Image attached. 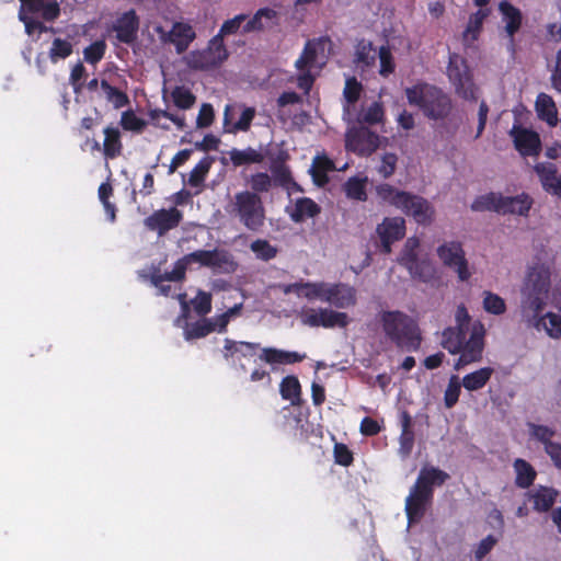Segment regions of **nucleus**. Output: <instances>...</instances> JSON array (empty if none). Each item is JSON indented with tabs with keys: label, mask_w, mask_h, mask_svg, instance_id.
<instances>
[{
	"label": "nucleus",
	"mask_w": 561,
	"mask_h": 561,
	"mask_svg": "<svg viewBox=\"0 0 561 561\" xmlns=\"http://www.w3.org/2000/svg\"><path fill=\"white\" fill-rule=\"evenodd\" d=\"M447 76L454 84L458 95L465 100H477L476 87L463 58L456 54L449 57Z\"/></svg>",
	"instance_id": "7"
},
{
	"label": "nucleus",
	"mask_w": 561,
	"mask_h": 561,
	"mask_svg": "<svg viewBox=\"0 0 561 561\" xmlns=\"http://www.w3.org/2000/svg\"><path fill=\"white\" fill-rule=\"evenodd\" d=\"M398 163V157L393 152H386L382 154L380 164L377 167V172L382 179H389L394 174Z\"/></svg>",
	"instance_id": "57"
},
{
	"label": "nucleus",
	"mask_w": 561,
	"mask_h": 561,
	"mask_svg": "<svg viewBox=\"0 0 561 561\" xmlns=\"http://www.w3.org/2000/svg\"><path fill=\"white\" fill-rule=\"evenodd\" d=\"M405 95L409 104L417 106L432 121L445 119L453 110L450 96L440 88L426 82L407 88Z\"/></svg>",
	"instance_id": "4"
},
{
	"label": "nucleus",
	"mask_w": 561,
	"mask_h": 561,
	"mask_svg": "<svg viewBox=\"0 0 561 561\" xmlns=\"http://www.w3.org/2000/svg\"><path fill=\"white\" fill-rule=\"evenodd\" d=\"M408 193L409 192L398 190L388 183H381L376 186L377 197L382 203L393 206L399 210L404 205V201L407 199Z\"/></svg>",
	"instance_id": "34"
},
{
	"label": "nucleus",
	"mask_w": 561,
	"mask_h": 561,
	"mask_svg": "<svg viewBox=\"0 0 561 561\" xmlns=\"http://www.w3.org/2000/svg\"><path fill=\"white\" fill-rule=\"evenodd\" d=\"M417 245V240L409 239L399 263L410 272L413 278L427 283L434 277L435 270L428 261L419 259L415 251Z\"/></svg>",
	"instance_id": "12"
},
{
	"label": "nucleus",
	"mask_w": 561,
	"mask_h": 561,
	"mask_svg": "<svg viewBox=\"0 0 561 561\" xmlns=\"http://www.w3.org/2000/svg\"><path fill=\"white\" fill-rule=\"evenodd\" d=\"M529 439L540 444L553 465L561 470V444L554 442L557 431L548 425L527 423Z\"/></svg>",
	"instance_id": "11"
},
{
	"label": "nucleus",
	"mask_w": 561,
	"mask_h": 561,
	"mask_svg": "<svg viewBox=\"0 0 561 561\" xmlns=\"http://www.w3.org/2000/svg\"><path fill=\"white\" fill-rule=\"evenodd\" d=\"M72 54V45L70 42L61 38H55L53 41L49 58L53 62H56L58 59H65Z\"/></svg>",
	"instance_id": "55"
},
{
	"label": "nucleus",
	"mask_w": 561,
	"mask_h": 561,
	"mask_svg": "<svg viewBox=\"0 0 561 561\" xmlns=\"http://www.w3.org/2000/svg\"><path fill=\"white\" fill-rule=\"evenodd\" d=\"M542 327L547 334L552 339H561V316L554 312H547L540 317Z\"/></svg>",
	"instance_id": "50"
},
{
	"label": "nucleus",
	"mask_w": 561,
	"mask_h": 561,
	"mask_svg": "<svg viewBox=\"0 0 561 561\" xmlns=\"http://www.w3.org/2000/svg\"><path fill=\"white\" fill-rule=\"evenodd\" d=\"M302 324L311 328H345L348 324V316L345 312L334 311L328 308H309L300 313Z\"/></svg>",
	"instance_id": "13"
},
{
	"label": "nucleus",
	"mask_w": 561,
	"mask_h": 561,
	"mask_svg": "<svg viewBox=\"0 0 561 561\" xmlns=\"http://www.w3.org/2000/svg\"><path fill=\"white\" fill-rule=\"evenodd\" d=\"M306 358V354H300L298 352L284 351L275 347H264L260 354V359L265 362L266 364H279V365H289L295 363H300Z\"/></svg>",
	"instance_id": "29"
},
{
	"label": "nucleus",
	"mask_w": 561,
	"mask_h": 561,
	"mask_svg": "<svg viewBox=\"0 0 561 561\" xmlns=\"http://www.w3.org/2000/svg\"><path fill=\"white\" fill-rule=\"evenodd\" d=\"M362 83L355 77L348 78L343 91L344 98L348 104H354L360 98Z\"/></svg>",
	"instance_id": "63"
},
{
	"label": "nucleus",
	"mask_w": 561,
	"mask_h": 561,
	"mask_svg": "<svg viewBox=\"0 0 561 561\" xmlns=\"http://www.w3.org/2000/svg\"><path fill=\"white\" fill-rule=\"evenodd\" d=\"M321 213V207L310 197H300L295 202V207L290 213V219L296 222H302L308 218H314Z\"/></svg>",
	"instance_id": "33"
},
{
	"label": "nucleus",
	"mask_w": 561,
	"mask_h": 561,
	"mask_svg": "<svg viewBox=\"0 0 561 561\" xmlns=\"http://www.w3.org/2000/svg\"><path fill=\"white\" fill-rule=\"evenodd\" d=\"M100 90L104 100L112 104L115 110L123 108L130 103L126 92L111 85L108 81L104 79H102L100 82Z\"/></svg>",
	"instance_id": "40"
},
{
	"label": "nucleus",
	"mask_w": 561,
	"mask_h": 561,
	"mask_svg": "<svg viewBox=\"0 0 561 561\" xmlns=\"http://www.w3.org/2000/svg\"><path fill=\"white\" fill-rule=\"evenodd\" d=\"M383 333L398 348L416 352L421 347L422 334L417 322L407 313L383 311L381 313Z\"/></svg>",
	"instance_id": "3"
},
{
	"label": "nucleus",
	"mask_w": 561,
	"mask_h": 561,
	"mask_svg": "<svg viewBox=\"0 0 561 561\" xmlns=\"http://www.w3.org/2000/svg\"><path fill=\"white\" fill-rule=\"evenodd\" d=\"M401 434L399 437L398 454L402 459H407L414 446V432L412 430V416L408 411L400 414Z\"/></svg>",
	"instance_id": "31"
},
{
	"label": "nucleus",
	"mask_w": 561,
	"mask_h": 561,
	"mask_svg": "<svg viewBox=\"0 0 561 561\" xmlns=\"http://www.w3.org/2000/svg\"><path fill=\"white\" fill-rule=\"evenodd\" d=\"M260 347L259 343L252 342H236L230 339L225 340L224 346V356L225 358H229L233 356L234 353H240L242 356H252L255 354V351Z\"/></svg>",
	"instance_id": "45"
},
{
	"label": "nucleus",
	"mask_w": 561,
	"mask_h": 561,
	"mask_svg": "<svg viewBox=\"0 0 561 561\" xmlns=\"http://www.w3.org/2000/svg\"><path fill=\"white\" fill-rule=\"evenodd\" d=\"M494 369L492 367H482L476 371L467 374L462 378V386L468 391H477L482 389L491 379Z\"/></svg>",
	"instance_id": "42"
},
{
	"label": "nucleus",
	"mask_w": 561,
	"mask_h": 561,
	"mask_svg": "<svg viewBox=\"0 0 561 561\" xmlns=\"http://www.w3.org/2000/svg\"><path fill=\"white\" fill-rule=\"evenodd\" d=\"M375 49L370 42L360 41L356 46L354 61L363 66H371L375 62Z\"/></svg>",
	"instance_id": "52"
},
{
	"label": "nucleus",
	"mask_w": 561,
	"mask_h": 561,
	"mask_svg": "<svg viewBox=\"0 0 561 561\" xmlns=\"http://www.w3.org/2000/svg\"><path fill=\"white\" fill-rule=\"evenodd\" d=\"M118 42L130 45L137 39L139 18L134 9L124 12L112 26Z\"/></svg>",
	"instance_id": "22"
},
{
	"label": "nucleus",
	"mask_w": 561,
	"mask_h": 561,
	"mask_svg": "<svg viewBox=\"0 0 561 561\" xmlns=\"http://www.w3.org/2000/svg\"><path fill=\"white\" fill-rule=\"evenodd\" d=\"M366 182L367 179H359L357 176L350 178L344 184H343V191L347 198L358 201V202H366L367 201V191H366Z\"/></svg>",
	"instance_id": "44"
},
{
	"label": "nucleus",
	"mask_w": 561,
	"mask_h": 561,
	"mask_svg": "<svg viewBox=\"0 0 561 561\" xmlns=\"http://www.w3.org/2000/svg\"><path fill=\"white\" fill-rule=\"evenodd\" d=\"M559 495L558 490L551 486L539 485L529 496L534 503V510L539 513L548 512L556 503Z\"/></svg>",
	"instance_id": "32"
},
{
	"label": "nucleus",
	"mask_w": 561,
	"mask_h": 561,
	"mask_svg": "<svg viewBox=\"0 0 561 561\" xmlns=\"http://www.w3.org/2000/svg\"><path fill=\"white\" fill-rule=\"evenodd\" d=\"M335 164L327 156H317L313 159L312 167L310 170L313 182L318 186H324L329 183V172L334 171Z\"/></svg>",
	"instance_id": "35"
},
{
	"label": "nucleus",
	"mask_w": 561,
	"mask_h": 561,
	"mask_svg": "<svg viewBox=\"0 0 561 561\" xmlns=\"http://www.w3.org/2000/svg\"><path fill=\"white\" fill-rule=\"evenodd\" d=\"M106 44L103 41H95L83 50L84 60L95 65L104 57Z\"/></svg>",
	"instance_id": "59"
},
{
	"label": "nucleus",
	"mask_w": 561,
	"mask_h": 561,
	"mask_svg": "<svg viewBox=\"0 0 561 561\" xmlns=\"http://www.w3.org/2000/svg\"><path fill=\"white\" fill-rule=\"evenodd\" d=\"M339 309H346L356 304V290L344 283L329 284L325 286L324 300Z\"/></svg>",
	"instance_id": "21"
},
{
	"label": "nucleus",
	"mask_w": 561,
	"mask_h": 561,
	"mask_svg": "<svg viewBox=\"0 0 561 561\" xmlns=\"http://www.w3.org/2000/svg\"><path fill=\"white\" fill-rule=\"evenodd\" d=\"M193 263L225 273H232L237 270V263L232 255L225 250H196L178 260L171 272L161 273L159 268H154L150 276L151 283L158 286L165 280L181 282L185 278L187 266Z\"/></svg>",
	"instance_id": "2"
},
{
	"label": "nucleus",
	"mask_w": 561,
	"mask_h": 561,
	"mask_svg": "<svg viewBox=\"0 0 561 561\" xmlns=\"http://www.w3.org/2000/svg\"><path fill=\"white\" fill-rule=\"evenodd\" d=\"M491 13V9H483L477 10L469 15L467 26L462 33V42L465 46H471L476 41H478L483 30V23Z\"/></svg>",
	"instance_id": "27"
},
{
	"label": "nucleus",
	"mask_w": 561,
	"mask_h": 561,
	"mask_svg": "<svg viewBox=\"0 0 561 561\" xmlns=\"http://www.w3.org/2000/svg\"><path fill=\"white\" fill-rule=\"evenodd\" d=\"M499 11L502 14V21L505 23L504 31L508 38V47L512 53H515V35L523 24L522 11L506 0L499 3Z\"/></svg>",
	"instance_id": "20"
},
{
	"label": "nucleus",
	"mask_w": 561,
	"mask_h": 561,
	"mask_svg": "<svg viewBox=\"0 0 561 561\" xmlns=\"http://www.w3.org/2000/svg\"><path fill=\"white\" fill-rule=\"evenodd\" d=\"M278 24V14L274 9L261 8L242 26V33L261 32Z\"/></svg>",
	"instance_id": "25"
},
{
	"label": "nucleus",
	"mask_w": 561,
	"mask_h": 561,
	"mask_svg": "<svg viewBox=\"0 0 561 561\" xmlns=\"http://www.w3.org/2000/svg\"><path fill=\"white\" fill-rule=\"evenodd\" d=\"M437 256L442 263L456 272L460 282H467L471 277L466 253L459 241H448L440 244L437 250Z\"/></svg>",
	"instance_id": "8"
},
{
	"label": "nucleus",
	"mask_w": 561,
	"mask_h": 561,
	"mask_svg": "<svg viewBox=\"0 0 561 561\" xmlns=\"http://www.w3.org/2000/svg\"><path fill=\"white\" fill-rule=\"evenodd\" d=\"M379 135L365 126H353L345 134V148L362 157L370 156L379 147Z\"/></svg>",
	"instance_id": "10"
},
{
	"label": "nucleus",
	"mask_w": 561,
	"mask_h": 561,
	"mask_svg": "<svg viewBox=\"0 0 561 561\" xmlns=\"http://www.w3.org/2000/svg\"><path fill=\"white\" fill-rule=\"evenodd\" d=\"M332 42L328 36L309 39L305 44L304 50L295 62V67L299 71H305L313 67L317 62L319 53H323L327 46H331Z\"/></svg>",
	"instance_id": "24"
},
{
	"label": "nucleus",
	"mask_w": 561,
	"mask_h": 561,
	"mask_svg": "<svg viewBox=\"0 0 561 561\" xmlns=\"http://www.w3.org/2000/svg\"><path fill=\"white\" fill-rule=\"evenodd\" d=\"M551 279L550 272L543 266H537L530 270L527 275L525 291L536 293L538 295L548 296Z\"/></svg>",
	"instance_id": "28"
},
{
	"label": "nucleus",
	"mask_w": 561,
	"mask_h": 561,
	"mask_svg": "<svg viewBox=\"0 0 561 561\" xmlns=\"http://www.w3.org/2000/svg\"><path fill=\"white\" fill-rule=\"evenodd\" d=\"M103 154L106 159H115L122 154L123 144L121 131L117 127L104 128Z\"/></svg>",
	"instance_id": "38"
},
{
	"label": "nucleus",
	"mask_w": 561,
	"mask_h": 561,
	"mask_svg": "<svg viewBox=\"0 0 561 561\" xmlns=\"http://www.w3.org/2000/svg\"><path fill=\"white\" fill-rule=\"evenodd\" d=\"M231 105H226L224 111V128L226 133L236 134L238 131H248L252 121L255 117L254 107H244L240 118L236 123H231Z\"/></svg>",
	"instance_id": "30"
},
{
	"label": "nucleus",
	"mask_w": 561,
	"mask_h": 561,
	"mask_svg": "<svg viewBox=\"0 0 561 561\" xmlns=\"http://www.w3.org/2000/svg\"><path fill=\"white\" fill-rule=\"evenodd\" d=\"M171 98L174 105L181 110H188L196 102V96L184 85L175 87L171 92Z\"/></svg>",
	"instance_id": "47"
},
{
	"label": "nucleus",
	"mask_w": 561,
	"mask_h": 561,
	"mask_svg": "<svg viewBox=\"0 0 561 561\" xmlns=\"http://www.w3.org/2000/svg\"><path fill=\"white\" fill-rule=\"evenodd\" d=\"M514 147L522 157H538L542 150L540 136L537 131L514 124L510 130Z\"/></svg>",
	"instance_id": "14"
},
{
	"label": "nucleus",
	"mask_w": 561,
	"mask_h": 561,
	"mask_svg": "<svg viewBox=\"0 0 561 561\" xmlns=\"http://www.w3.org/2000/svg\"><path fill=\"white\" fill-rule=\"evenodd\" d=\"M548 296L538 295L536 293L523 291V298L520 302V312L523 319L529 327L540 329L542 321L541 312L547 305Z\"/></svg>",
	"instance_id": "19"
},
{
	"label": "nucleus",
	"mask_w": 561,
	"mask_h": 561,
	"mask_svg": "<svg viewBox=\"0 0 561 561\" xmlns=\"http://www.w3.org/2000/svg\"><path fill=\"white\" fill-rule=\"evenodd\" d=\"M215 331V324L207 319L198 320L186 327L184 334L186 340L205 337Z\"/></svg>",
	"instance_id": "49"
},
{
	"label": "nucleus",
	"mask_w": 561,
	"mask_h": 561,
	"mask_svg": "<svg viewBox=\"0 0 561 561\" xmlns=\"http://www.w3.org/2000/svg\"><path fill=\"white\" fill-rule=\"evenodd\" d=\"M272 173L276 184L283 187H288L289 185L298 186L296 182H294L291 172L289 168L283 163L274 165L272 168Z\"/></svg>",
	"instance_id": "61"
},
{
	"label": "nucleus",
	"mask_w": 561,
	"mask_h": 561,
	"mask_svg": "<svg viewBox=\"0 0 561 561\" xmlns=\"http://www.w3.org/2000/svg\"><path fill=\"white\" fill-rule=\"evenodd\" d=\"M383 107L379 102H374L368 108L360 114L358 122L375 125L381 123L383 119Z\"/></svg>",
	"instance_id": "58"
},
{
	"label": "nucleus",
	"mask_w": 561,
	"mask_h": 561,
	"mask_svg": "<svg viewBox=\"0 0 561 561\" xmlns=\"http://www.w3.org/2000/svg\"><path fill=\"white\" fill-rule=\"evenodd\" d=\"M461 392V382L457 375L449 378L447 388L444 393V404L447 409H451L459 400Z\"/></svg>",
	"instance_id": "53"
},
{
	"label": "nucleus",
	"mask_w": 561,
	"mask_h": 561,
	"mask_svg": "<svg viewBox=\"0 0 561 561\" xmlns=\"http://www.w3.org/2000/svg\"><path fill=\"white\" fill-rule=\"evenodd\" d=\"M434 495L413 484L405 499L404 511L409 524H417L433 502Z\"/></svg>",
	"instance_id": "15"
},
{
	"label": "nucleus",
	"mask_w": 561,
	"mask_h": 561,
	"mask_svg": "<svg viewBox=\"0 0 561 561\" xmlns=\"http://www.w3.org/2000/svg\"><path fill=\"white\" fill-rule=\"evenodd\" d=\"M250 193L260 195L261 193H267L272 187V178L266 172H257L250 178Z\"/></svg>",
	"instance_id": "56"
},
{
	"label": "nucleus",
	"mask_w": 561,
	"mask_h": 561,
	"mask_svg": "<svg viewBox=\"0 0 561 561\" xmlns=\"http://www.w3.org/2000/svg\"><path fill=\"white\" fill-rule=\"evenodd\" d=\"M213 163V157L207 156L201 159L190 172L188 184L194 187L199 186L205 181Z\"/></svg>",
	"instance_id": "46"
},
{
	"label": "nucleus",
	"mask_w": 561,
	"mask_h": 561,
	"mask_svg": "<svg viewBox=\"0 0 561 561\" xmlns=\"http://www.w3.org/2000/svg\"><path fill=\"white\" fill-rule=\"evenodd\" d=\"M449 474L436 467H423L416 478L415 485L434 495V486L443 485Z\"/></svg>",
	"instance_id": "26"
},
{
	"label": "nucleus",
	"mask_w": 561,
	"mask_h": 561,
	"mask_svg": "<svg viewBox=\"0 0 561 561\" xmlns=\"http://www.w3.org/2000/svg\"><path fill=\"white\" fill-rule=\"evenodd\" d=\"M195 38V32L188 24L176 23L171 33L170 39L179 54L185 51Z\"/></svg>",
	"instance_id": "36"
},
{
	"label": "nucleus",
	"mask_w": 561,
	"mask_h": 561,
	"mask_svg": "<svg viewBox=\"0 0 561 561\" xmlns=\"http://www.w3.org/2000/svg\"><path fill=\"white\" fill-rule=\"evenodd\" d=\"M545 192L561 198V173L552 162H539L534 167Z\"/></svg>",
	"instance_id": "23"
},
{
	"label": "nucleus",
	"mask_w": 561,
	"mask_h": 561,
	"mask_svg": "<svg viewBox=\"0 0 561 561\" xmlns=\"http://www.w3.org/2000/svg\"><path fill=\"white\" fill-rule=\"evenodd\" d=\"M516 472L515 484L520 489H527L533 485L537 472L535 468L525 459L517 458L513 463Z\"/></svg>",
	"instance_id": "41"
},
{
	"label": "nucleus",
	"mask_w": 561,
	"mask_h": 561,
	"mask_svg": "<svg viewBox=\"0 0 561 561\" xmlns=\"http://www.w3.org/2000/svg\"><path fill=\"white\" fill-rule=\"evenodd\" d=\"M533 206V198L522 193L516 196H503L497 193H488L478 196L471 204L473 211H495L502 215L527 216Z\"/></svg>",
	"instance_id": "6"
},
{
	"label": "nucleus",
	"mask_w": 561,
	"mask_h": 561,
	"mask_svg": "<svg viewBox=\"0 0 561 561\" xmlns=\"http://www.w3.org/2000/svg\"><path fill=\"white\" fill-rule=\"evenodd\" d=\"M538 116L550 126L558 123V111L552 98L546 93H539L536 100Z\"/></svg>",
	"instance_id": "39"
},
{
	"label": "nucleus",
	"mask_w": 561,
	"mask_h": 561,
	"mask_svg": "<svg viewBox=\"0 0 561 561\" xmlns=\"http://www.w3.org/2000/svg\"><path fill=\"white\" fill-rule=\"evenodd\" d=\"M229 53L224 41L215 35L206 49L193 51L190 57V67L196 70H208L219 67L227 60Z\"/></svg>",
	"instance_id": "9"
},
{
	"label": "nucleus",
	"mask_w": 561,
	"mask_h": 561,
	"mask_svg": "<svg viewBox=\"0 0 561 561\" xmlns=\"http://www.w3.org/2000/svg\"><path fill=\"white\" fill-rule=\"evenodd\" d=\"M249 15L244 13L237 14L234 18L225 21L216 35L218 39L224 41L225 36L236 34L241 25L248 20Z\"/></svg>",
	"instance_id": "54"
},
{
	"label": "nucleus",
	"mask_w": 561,
	"mask_h": 561,
	"mask_svg": "<svg viewBox=\"0 0 561 561\" xmlns=\"http://www.w3.org/2000/svg\"><path fill=\"white\" fill-rule=\"evenodd\" d=\"M182 218V211L176 207L162 208L148 216L145 219V225L149 230L157 231L159 236H163L171 229L176 228Z\"/></svg>",
	"instance_id": "18"
},
{
	"label": "nucleus",
	"mask_w": 561,
	"mask_h": 561,
	"mask_svg": "<svg viewBox=\"0 0 561 561\" xmlns=\"http://www.w3.org/2000/svg\"><path fill=\"white\" fill-rule=\"evenodd\" d=\"M192 304L197 314L205 316L211 310V296L206 291H199Z\"/></svg>",
	"instance_id": "64"
},
{
	"label": "nucleus",
	"mask_w": 561,
	"mask_h": 561,
	"mask_svg": "<svg viewBox=\"0 0 561 561\" xmlns=\"http://www.w3.org/2000/svg\"><path fill=\"white\" fill-rule=\"evenodd\" d=\"M376 232L380 239V251L389 254L392 243L401 240L405 234V220L402 217H386L377 226Z\"/></svg>",
	"instance_id": "16"
},
{
	"label": "nucleus",
	"mask_w": 561,
	"mask_h": 561,
	"mask_svg": "<svg viewBox=\"0 0 561 561\" xmlns=\"http://www.w3.org/2000/svg\"><path fill=\"white\" fill-rule=\"evenodd\" d=\"M295 287L297 288H304L306 289L305 291V297L308 298V299H320L321 301L324 300V294H325V286H327V283L324 282H321V283H300V284H295L294 285Z\"/></svg>",
	"instance_id": "62"
},
{
	"label": "nucleus",
	"mask_w": 561,
	"mask_h": 561,
	"mask_svg": "<svg viewBox=\"0 0 561 561\" xmlns=\"http://www.w3.org/2000/svg\"><path fill=\"white\" fill-rule=\"evenodd\" d=\"M121 125L125 130L141 133L146 127V122L133 111H126L122 114Z\"/></svg>",
	"instance_id": "60"
},
{
	"label": "nucleus",
	"mask_w": 561,
	"mask_h": 561,
	"mask_svg": "<svg viewBox=\"0 0 561 561\" xmlns=\"http://www.w3.org/2000/svg\"><path fill=\"white\" fill-rule=\"evenodd\" d=\"M250 249L262 261H270L277 255V249L264 239L254 240Z\"/></svg>",
	"instance_id": "51"
},
{
	"label": "nucleus",
	"mask_w": 561,
	"mask_h": 561,
	"mask_svg": "<svg viewBox=\"0 0 561 561\" xmlns=\"http://www.w3.org/2000/svg\"><path fill=\"white\" fill-rule=\"evenodd\" d=\"M279 392L284 400H289L294 405L299 404L301 386L298 378L294 375L284 377L279 383Z\"/></svg>",
	"instance_id": "43"
},
{
	"label": "nucleus",
	"mask_w": 561,
	"mask_h": 561,
	"mask_svg": "<svg viewBox=\"0 0 561 561\" xmlns=\"http://www.w3.org/2000/svg\"><path fill=\"white\" fill-rule=\"evenodd\" d=\"M485 328L481 321H474L470 331L460 327H448L442 333V346L450 354H459L455 369L480 362L485 346Z\"/></svg>",
	"instance_id": "1"
},
{
	"label": "nucleus",
	"mask_w": 561,
	"mask_h": 561,
	"mask_svg": "<svg viewBox=\"0 0 561 561\" xmlns=\"http://www.w3.org/2000/svg\"><path fill=\"white\" fill-rule=\"evenodd\" d=\"M228 153L234 168L248 164H259L264 161V154L252 147H248L243 150L233 148Z\"/></svg>",
	"instance_id": "37"
},
{
	"label": "nucleus",
	"mask_w": 561,
	"mask_h": 561,
	"mask_svg": "<svg viewBox=\"0 0 561 561\" xmlns=\"http://www.w3.org/2000/svg\"><path fill=\"white\" fill-rule=\"evenodd\" d=\"M230 217L238 219L248 230L257 232L265 224V207L260 195L249 190L233 195L226 207Z\"/></svg>",
	"instance_id": "5"
},
{
	"label": "nucleus",
	"mask_w": 561,
	"mask_h": 561,
	"mask_svg": "<svg viewBox=\"0 0 561 561\" xmlns=\"http://www.w3.org/2000/svg\"><path fill=\"white\" fill-rule=\"evenodd\" d=\"M400 210L423 226L430 225L435 214L434 207L426 198L410 192Z\"/></svg>",
	"instance_id": "17"
},
{
	"label": "nucleus",
	"mask_w": 561,
	"mask_h": 561,
	"mask_svg": "<svg viewBox=\"0 0 561 561\" xmlns=\"http://www.w3.org/2000/svg\"><path fill=\"white\" fill-rule=\"evenodd\" d=\"M483 309L491 314L501 316L506 311L505 300L492 291H483Z\"/></svg>",
	"instance_id": "48"
}]
</instances>
